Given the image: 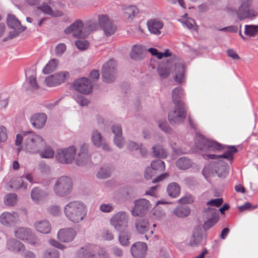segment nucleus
<instances>
[{
	"label": "nucleus",
	"mask_w": 258,
	"mask_h": 258,
	"mask_svg": "<svg viewBox=\"0 0 258 258\" xmlns=\"http://www.w3.org/2000/svg\"><path fill=\"white\" fill-rule=\"evenodd\" d=\"M196 144L198 149L203 151H215L224 149L220 144L203 138L198 140Z\"/></svg>",
	"instance_id": "1a4fd4ad"
},
{
	"label": "nucleus",
	"mask_w": 258,
	"mask_h": 258,
	"mask_svg": "<svg viewBox=\"0 0 258 258\" xmlns=\"http://www.w3.org/2000/svg\"><path fill=\"white\" fill-rule=\"evenodd\" d=\"M46 119L47 116L44 113H36L32 115L30 122L36 128H41L44 126Z\"/></svg>",
	"instance_id": "b1692460"
},
{
	"label": "nucleus",
	"mask_w": 258,
	"mask_h": 258,
	"mask_svg": "<svg viewBox=\"0 0 258 258\" xmlns=\"http://www.w3.org/2000/svg\"><path fill=\"white\" fill-rule=\"evenodd\" d=\"M98 21L99 26L102 28L107 37L110 36L115 33L116 27L107 15H99Z\"/></svg>",
	"instance_id": "f8f14e48"
},
{
	"label": "nucleus",
	"mask_w": 258,
	"mask_h": 258,
	"mask_svg": "<svg viewBox=\"0 0 258 258\" xmlns=\"http://www.w3.org/2000/svg\"><path fill=\"white\" fill-rule=\"evenodd\" d=\"M176 165L179 169L185 170L191 167V163L189 159L182 157L176 161Z\"/></svg>",
	"instance_id": "58836bf2"
},
{
	"label": "nucleus",
	"mask_w": 258,
	"mask_h": 258,
	"mask_svg": "<svg viewBox=\"0 0 258 258\" xmlns=\"http://www.w3.org/2000/svg\"><path fill=\"white\" fill-rule=\"evenodd\" d=\"M170 65L168 63L160 64L158 68V72L161 78H166L171 72Z\"/></svg>",
	"instance_id": "f704fd0d"
},
{
	"label": "nucleus",
	"mask_w": 258,
	"mask_h": 258,
	"mask_svg": "<svg viewBox=\"0 0 258 258\" xmlns=\"http://www.w3.org/2000/svg\"><path fill=\"white\" fill-rule=\"evenodd\" d=\"M54 76L52 75H50L46 78L45 80V82L46 85L48 87H54L57 86V84H55V80L54 79Z\"/></svg>",
	"instance_id": "bf43d9fd"
},
{
	"label": "nucleus",
	"mask_w": 258,
	"mask_h": 258,
	"mask_svg": "<svg viewBox=\"0 0 258 258\" xmlns=\"http://www.w3.org/2000/svg\"><path fill=\"white\" fill-rule=\"evenodd\" d=\"M196 144L198 149L203 151H215L224 149L220 144L203 138L198 140Z\"/></svg>",
	"instance_id": "9d476101"
},
{
	"label": "nucleus",
	"mask_w": 258,
	"mask_h": 258,
	"mask_svg": "<svg viewBox=\"0 0 258 258\" xmlns=\"http://www.w3.org/2000/svg\"><path fill=\"white\" fill-rule=\"evenodd\" d=\"M52 6L53 9L47 5H43L38 7V9H40L44 13L52 17H60L63 15V13L61 11L56 10L54 5H52Z\"/></svg>",
	"instance_id": "a878e982"
},
{
	"label": "nucleus",
	"mask_w": 258,
	"mask_h": 258,
	"mask_svg": "<svg viewBox=\"0 0 258 258\" xmlns=\"http://www.w3.org/2000/svg\"><path fill=\"white\" fill-rule=\"evenodd\" d=\"M88 147L87 145H83L76 160V163L78 166L86 164L90 160V156L88 154Z\"/></svg>",
	"instance_id": "aec40b11"
},
{
	"label": "nucleus",
	"mask_w": 258,
	"mask_h": 258,
	"mask_svg": "<svg viewBox=\"0 0 258 258\" xmlns=\"http://www.w3.org/2000/svg\"><path fill=\"white\" fill-rule=\"evenodd\" d=\"M31 234V230L25 227H18L14 231L15 236L22 240L28 239Z\"/></svg>",
	"instance_id": "bb28decb"
},
{
	"label": "nucleus",
	"mask_w": 258,
	"mask_h": 258,
	"mask_svg": "<svg viewBox=\"0 0 258 258\" xmlns=\"http://www.w3.org/2000/svg\"><path fill=\"white\" fill-rule=\"evenodd\" d=\"M110 171L106 169L101 168L98 172L97 176L99 178H106L110 176Z\"/></svg>",
	"instance_id": "052dcab7"
},
{
	"label": "nucleus",
	"mask_w": 258,
	"mask_h": 258,
	"mask_svg": "<svg viewBox=\"0 0 258 258\" xmlns=\"http://www.w3.org/2000/svg\"><path fill=\"white\" fill-rule=\"evenodd\" d=\"M131 235L126 229H122L119 235V241L120 244L123 246L128 245L130 243V239Z\"/></svg>",
	"instance_id": "c9c22d12"
},
{
	"label": "nucleus",
	"mask_w": 258,
	"mask_h": 258,
	"mask_svg": "<svg viewBox=\"0 0 258 258\" xmlns=\"http://www.w3.org/2000/svg\"><path fill=\"white\" fill-rule=\"evenodd\" d=\"M46 144L44 139L39 135L30 134L25 139L24 147L31 153H38Z\"/></svg>",
	"instance_id": "20e7f679"
},
{
	"label": "nucleus",
	"mask_w": 258,
	"mask_h": 258,
	"mask_svg": "<svg viewBox=\"0 0 258 258\" xmlns=\"http://www.w3.org/2000/svg\"><path fill=\"white\" fill-rule=\"evenodd\" d=\"M144 51L145 48L143 46L134 45L130 53L131 57L136 60L141 59L143 57Z\"/></svg>",
	"instance_id": "7c9ffc66"
},
{
	"label": "nucleus",
	"mask_w": 258,
	"mask_h": 258,
	"mask_svg": "<svg viewBox=\"0 0 258 258\" xmlns=\"http://www.w3.org/2000/svg\"><path fill=\"white\" fill-rule=\"evenodd\" d=\"M223 199L221 198L215 199L211 200L207 203V205L208 207H219L223 203Z\"/></svg>",
	"instance_id": "6e6d98bb"
},
{
	"label": "nucleus",
	"mask_w": 258,
	"mask_h": 258,
	"mask_svg": "<svg viewBox=\"0 0 258 258\" xmlns=\"http://www.w3.org/2000/svg\"><path fill=\"white\" fill-rule=\"evenodd\" d=\"M175 76L174 79L178 84L185 82V67L183 62L179 59L174 62Z\"/></svg>",
	"instance_id": "dca6fc26"
},
{
	"label": "nucleus",
	"mask_w": 258,
	"mask_h": 258,
	"mask_svg": "<svg viewBox=\"0 0 258 258\" xmlns=\"http://www.w3.org/2000/svg\"><path fill=\"white\" fill-rule=\"evenodd\" d=\"M218 221V218L213 217L210 218L209 220H207L205 222L204 224V228L205 230H208L213 226Z\"/></svg>",
	"instance_id": "4d7b16f0"
},
{
	"label": "nucleus",
	"mask_w": 258,
	"mask_h": 258,
	"mask_svg": "<svg viewBox=\"0 0 258 258\" xmlns=\"http://www.w3.org/2000/svg\"><path fill=\"white\" fill-rule=\"evenodd\" d=\"M146 24L150 33L157 36L161 34V30L164 27L162 20L157 18L151 19L147 21Z\"/></svg>",
	"instance_id": "2eb2a0df"
},
{
	"label": "nucleus",
	"mask_w": 258,
	"mask_h": 258,
	"mask_svg": "<svg viewBox=\"0 0 258 258\" xmlns=\"http://www.w3.org/2000/svg\"><path fill=\"white\" fill-rule=\"evenodd\" d=\"M167 191L170 197L175 198L179 196L180 192V188L177 183L172 182L168 185Z\"/></svg>",
	"instance_id": "473e14b6"
},
{
	"label": "nucleus",
	"mask_w": 258,
	"mask_h": 258,
	"mask_svg": "<svg viewBox=\"0 0 258 258\" xmlns=\"http://www.w3.org/2000/svg\"><path fill=\"white\" fill-rule=\"evenodd\" d=\"M154 155L159 158H165L167 156V152L160 145L153 146L152 148Z\"/></svg>",
	"instance_id": "a19ab883"
},
{
	"label": "nucleus",
	"mask_w": 258,
	"mask_h": 258,
	"mask_svg": "<svg viewBox=\"0 0 258 258\" xmlns=\"http://www.w3.org/2000/svg\"><path fill=\"white\" fill-rule=\"evenodd\" d=\"M258 33V26L253 25H245L244 34L250 37H253Z\"/></svg>",
	"instance_id": "37998d69"
},
{
	"label": "nucleus",
	"mask_w": 258,
	"mask_h": 258,
	"mask_svg": "<svg viewBox=\"0 0 258 258\" xmlns=\"http://www.w3.org/2000/svg\"><path fill=\"white\" fill-rule=\"evenodd\" d=\"M43 150H40L39 153L40 156L43 158H52L54 155V151L52 148L48 146H45L43 147Z\"/></svg>",
	"instance_id": "4c0bfd02"
},
{
	"label": "nucleus",
	"mask_w": 258,
	"mask_h": 258,
	"mask_svg": "<svg viewBox=\"0 0 258 258\" xmlns=\"http://www.w3.org/2000/svg\"><path fill=\"white\" fill-rule=\"evenodd\" d=\"M76 148L70 146L67 149L59 150L56 155L57 160L61 163L70 164L74 160Z\"/></svg>",
	"instance_id": "9b49d317"
},
{
	"label": "nucleus",
	"mask_w": 258,
	"mask_h": 258,
	"mask_svg": "<svg viewBox=\"0 0 258 258\" xmlns=\"http://www.w3.org/2000/svg\"><path fill=\"white\" fill-rule=\"evenodd\" d=\"M227 165L224 163L220 167L218 168L217 170H216V173L218 176L224 177L227 174Z\"/></svg>",
	"instance_id": "5fc2aeb1"
},
{
	"label": "nucleus",
	"mask_w": 258,
	"mask_h": 258,
	"mask_svg": "<svg viewBox=\"0 0 258 258\" xmlns=\"http://www.w3.org/2000/svg\"><path fill=\"white\" fill-rule=\"evenodd\" d=\"M226 52L228 56L233 59L238 60L240 59V57L237 52L232 49H228Z\"/></svg>",
	"instance_id": "774afa93"
},
{
	"label": "nucleus",
	"mask_w": 258,
	"mask_h": 258,
	"mask_svg": "<svg viewBox=\"0 0 258 258\" xmlns=\"http://www.w3.org/2000/svg\"><path fill=\"white\" fill-rule=\"evenodd\" d=\"M156 172L154 171L152 168L147 167L144 173L145 178L147 180H149L152 178V177L155 175Z\"/></svg>",
	"instance_id": "e2e57ef3"
},
{
	"label": "nucleus",
	"mask_w": 258,
	"mask_h": 258,
	"mask_svg": "<svg viewBox=\"0 0 258 258\" xmlns=\"http://www.w3.org/2000/svg\"><path fill=\"white\" fill-rule=\"evenodd\" d=\"M94 246L91 245L82 247L79 253V258H92L95 255L92 252Z\"/></svg>",
	"instance_id": "72a5a7b5"
},
{
	"label": "nucleus",
	"mask_w": 258,
	"mask_h": 258,
	"mask_svg": "<svg viewBox=\"0 0 258 258\" xmlns=\"http://www.w3.org/2000/svg\"><path fill=\"white\" fill-rule=\"evenodd\" d=\"M59 255L57 250L55 248L48 249L44 253V258H59Z\"/></svg>",
	"instance_id": "8fccbe9b"
},
{
	"label": "nucleus",
	"mask_w": 258,
	"mask_h": 258,
	"mask_svg": "<svg viewBox=\"0 0 258 258\" xmlns=\"http://www.w3.org/2000/svg\"><path fill=\"white\" fill-rule=\"evenodd\" d=\"M147 250V245L143 242H137L131 247L132 255L135 258H144L145 257Z\"/></svg>",
	"instance_id": "f3484780"
},
{
	"label": "nucleus",
	"mask_w": 258,
	"mask_h": 258,
	"mask_svg": "<svg viewBox=\"0 0 258 258\" xmlns=\"http://www.w3.org/2000/svg\"><path fill=\"white\" fill-rule=\"evenodd\" d=\"M8 139L7 130L5 126L0 125V142H5Z\"/></svg>",
	"instance_id": "13d9d810"
},
{
	"label": "nucleus",
	"mask_w": 258,
	"mask_h": 258,
	"mask_svg": "<svg viewBox=\"0 0 258 258\" xmlns=\"http://www.w3.org/2000/svg\"><path fill=\"white\" fill-rule=\"evenodd\" d=\"M87 212L86 205L80 201L71 202L64 208V213L67 218L75 223L82 221L86 217Z\"/></svg>",
	"instance_id": "f03ea898"
},
{
	"label": "nucleus",
	"mask_w": 258,
	"mask_h": 258,
	"mask_svg": "<svg viewBox=\"0 0 258 258\" xmlns=\"http://www.w3.org/2000/svg\"><path fill=\"white\" fill-rule=\"evenodd\" d=\"M116 62L113 59L107 61L102 67V73L103 81L106 83L114 81L116 76Z\"/></svg>",
	"instance_id": "6e6552de"
},
{
	"label": "nucleus",
	"mask_w": 258,
	"mask_h": 258,
	"mask_svg": "<svg viewBox=\"0 0 258 258\" xmlns=\"http://www.w3.org/2000/svg\"><path fill=\"white\" fill-rule=\"evenodd\" d=\"M75 45L76 47L81 50H86L89 47V42L85 40H77L75 42Z\"/></svg>",
	"instance_id": "864d4df0"
},
{
	"label": "nucleus",
	"mask_w": 258,
	"mask_h": 258,
	"mask_svg": "<svg viewBox=\"0 0 258 258\" xmlns=\"http://www.w3.org/2000/svg\"><path fill=\"white\" fill-rule=\"evenodd\" d=\"M76 235V232L73 228L60 229L57 233L58 239L63 242L72 241Z\"/></svg>",
	"instance_id": "a211bd4d"
},
{
	"label": "nucleus",
	"mask_w": 258,
	"mask_h": 258,
	"mask_svg": "<svg viewBox=\"0 0 258 258\" xmlns=\"http://www.w3.org/2000/svg\"><path fill=\"white\" fill-rule=\"evenodd\" d=\"M18 218L14 214L5 212L0 216V222L4 226H11L16 224Z\"/></svg>",
	"instance_id": "6ab92c4d"
},
{
	"label": "nucleus",
	"mask_w": 258,
	"mask_h": 258,
	"mask_svg": "<svg viewBox=\"0 0 258 258\" xmlns=\"http://www.w3.org/2000/svg\"><path fill=\"white\" fill-rule=\"evenodd\" d=\"M112 131L115 135L114 143L116 146L121 148L123 146L122 135V128L120 125H114L112 126Z\"/></svg>",
	"instance_id": "cd10ccee"
},
{
	"label": "nucleus",
	"mask_w": 258,
	"mask_h": 258,
	"mask_svg": "<svg viewBox=\"0 0 258 258\" xmlns=\"http://www.w3.org/2000/svg\"><path fill=\"white\" fill-rule=\"evenodd\" d=\"M47 195L46 191L41 190L38 188H34L31 194V199L34 202L43 200Z\"/></svg>",
	"instance_id": "c756f323"
},
{
	"label": "nucleus",
	"mask_w": 258,
	"mask_h": 258,
	"mask_svg": "<svg viewBox=\"0 0 258 258\" xmlns=\"http://www.w3.org/2000/svg\"><path fill=\"white\" fill-rule=\"evenodd\" d=\"M28 80H29L30 85H31V87L33 89L36 90V89H38L39 86L37 84L36 77L32 76H30V77H29Z\"/></svg>",
	"instance_id": "338daca9"
},
{
	"label": "nucleus",
	"mask_w": 258,
	"mask_h": 258,
	"mask_svg": "<svg viewBox=\"0 0 258 258\" xmlns=\"http://www.w3.org/2000/svg\"><path fill=\"white\" fill-rule=\"evenodd\" d=\"M53 76L55 80V84L57 85L64 82L70 77V74L67 72H62L53 74Z\"/></svg>",
	"instance_id": "ea45409f"
},
{
	"label": "nucleus",
	"mask_w": 258,
	"mask_h": 258,
	"mask_svg": "<svg viewBox=\"0 0 258 258\" xmlns=\"http://www.w3.org/2000/svg\"><path fill=\"white\" fill-rule=\"evenodd\" d=\"M237 151L238 150L235 146H228L227 149L222 155H217L215 154H209L206 156L211 159H218L223 158L231 160L233 159V154L237 152Z\"/></svg>",
	"instance_id": "4be33fe9"
},
{
	"label": "nucleus",
	"mask_w": 258,
	"mask_h": 258,
	"mask_svg": "<svg viewBox=\"0 0 258 258\" xmlns=\"http://www.w3.org/2000/svg\"><path fill=\"white\" fill-rule=\"evenodd\" d=\"M174 214L179 217H184L190 214V210L187 207L179 206L174 210Z\"/></svg>",
	"instance_id": "79ce46f5"
},
{
	"label": "nucleus",
	"mask_w": 258,
	"mask_h": 258,
	"mask_svg": "<svg viewBox=\"0 0 258 258\" xmlns=\"http://www.w3.org/2000/svg\"><path fill=\"white\" fill-rule=\"evenodd\" d=\"M7 24L9 27L16 30L17 33H20L25 30V28L21 25L19 20L12 14H10L8 16Z\"/></svg>",
	"instance_id": "393cba45"
},
{
	"label": "nucleus",
	"mask_w": 258,
	"mask_h": 258,
	"mask_svg": "<svg viewBox=\"0 0 258 258\" xmlns=\"http://www.w3.org/2000/svg\"><path fill=\"white\" fill-rule=\"evenodd\" d=\"M135 227L138 233L143 234L149 230L150 224L147 219L140 217L136 219L135 222Z\"/></svg>",
	"instance_id": "5701e85b"
},
{
	"label": "nucleus",
	"mask_w": 258,
	"mask_h": 258,
	"mask_svg": "<svg viewBox=\"0 0 258 258\" xmlns=\"http://www.w3.org/2000/svg\"><path fill=\"white\" fill-rule=\"evenodd\" d=\"M184 96L183 90L181 87L174 89L172 97L174 103V109L168 114V119L171 124L182 123L186 116V108L184 103L181 100Z\"/></svg>",
	"instance_id": "f257e3e1"
},
{
	"label": "nucleus",
	"mask_w": 258,
	"mask_h": 258,
	"mask_svg": "<svg viewBox=\"0 0 258 258\" xmlns=\"http://www.w3.org/2000/svg\"><path fill=\"white\" fill-rule=\"evenodd\" d=\"M100 210L103 212H110L113 210V207L110 204H103L100 206Z\"/></svg>",
	"instance_id": "0e129e2a"
},
{
	"label": "nucleus",
	"mask_w": 258,
	"mask_h": 258,
	"mask_svg": "<svg viewBox=\"0 0 258 258\" xmlns=\"http://www.w3.org/2000/svg\"><path fill=\"white\" fill-rule=\"evenodd\" d=\"M84 31L88 33V35L90 32L96 31L98 28V24L97 23L92 21H88L84 27Z\"/></svg>",
	"instance_id": "09e8293b"
},
{
	"label": "nucleus",
	"mask_w": 258,
	"mask_h": 258,
	"mask_svg": "<svg viewBox=\"0 0 258 258\" xmlns=\"http://www.w3.org/2000/svg\"><path fill=\"white\" fill-rule=\"evenodd\" d=\"M204 214L209 218L213 217L218 218V212L217 210L214 208L208 207L204 211Z\"/></svg>",
	"instance_id": "49530a36"
},
{
	"label": "nucleus",
	"mask_w": 258,
	"mask_h": 258,
	"mask_svg": "<svg viewBox=\"0 0 258 258\" xmlns=\"http://www.w3.org/2000/svg\"><path fill=\"white\" fill-rule=\"evenodd\" d=\"M17 202V196L15 194H9L5 197V203L8 206H13Z\"/></svg>",
	"instance_id": "a18cd8bd"
},
{
	"label": "nucleus",
	"mask_w": 258,
	"mask_h": 258,
	"mask_svg": "<svg viewBox=\"0 0 258 258\" xmlns=\"http://www.w3.org/2000/svg\"><path fill=\"white\" fill-rule=\"evenodd\" d=\"M92 140L94 145L100 147L101 145L102 137L97 131H94L92 133Z\"/></svg>",
	"instance_id": "de8ad7c7"
},
{
	"label": "nucleus",
	"mask_w": 258,
	"mask_h": 258,
	"mask_svg": "<svg viewBox=\"0 0 258 258\" xmlns=\"http://www.w3.org/2000/svg\"><path fill=\"white\" fill-rule=\"evenodd\" d=\"M102 237L106 240H111L113 239V235L112 232L108 230L104 229L102 232Z\"/></svg>",
	"instance_id": "680f3d73"
},
{
	"label": "nucleus",
	"mask_w": 258,
	"mask_h": 258,
	"mask_svg": "<svg viewBox=\"0 0 258 258\" xmlns=\"http://www.w3.org/2000/svg\"><path fill=\"white\" fill-rule=\"evenodd\" d=\"M64 32L66 34H72L75 38H85L88 37V33L84 31L83 22L79 19L76 20L70 26L67 27Z\"/></svg>",
	"instance_id": "423d86ee"
},
{
	"label": "nucleus",
	"mask_w": 258,
	"mask_h": 258,
	"mask_svg": "<svg viewBox=\"0 0 258 258\" xmlns=\"http://www.w3.org/2000/svg\"><path fill=\"white\" fill-rule=\"evenodd\" d=\"M252 6V0H240V5L236 11L237 19L242 21L245 19H253L257 17L258 12Z\"/></svg>",
	"instance_id": "7ed1b4c3"
},
{
	"label": "nucleus",
	"mask_w": 258,
	"mask_h": 258,
	"mask_svg": "<svg viewBox=\"0 0 258 258\" xmlns=\"http://www.w3.org/2000/svg\"><path fill=\"white\" fill-rule=\"evenodd\" d=\"M151 168L155 172L163 171L165 169L164 162L160 159L156 160L151 163Z\"/></svg>",
	"instance_id": "c03bdc74"
},
{
	"label": "nucleus",
	"mask_w": 258,
	"mask_h": 258,
	"mask_svg": "<svg viewBox=\"0 0 258 258\" xmlns=\"http://www.w3.org/2000/svg\"><path fill=\"white\" fill-rule=\"evenodd\" d=\"M124 16L128 19H133L139 13V10L135 6H130L123 9Z\"/></svg>",
	"instance_id": "2f4dec72"
},
{
	"label": "nucleus",
	"mask_w": 258,
	"mask_h": 258,
	"mask_svg": "<svg viewBox=\"0 0 258 258\" xmlns=\"http://www.w3.org/2000/svg\"><path fill=\"white\" fill-rule=\"evenodd\" d=\"M6 248L10 251L18 253L25 249L24 245L15 238H10L7 240Z\"/></svg>",
	"instance_id": "412c9836"
},
{
	"label": "nucleus",
	"mask_w": 258,
	"mask_h": 258,
	"mask_svg": "<svg viewBox=\"0 0 258 258\" xmlns=\"http://www.w3.org/2000/svg\"><path fill=\"white\" fill-rule=\"evenodd\" d=\"M35 229L40 233L47 234L51 230V226L47 220H42L35 222L34 224Z\"/></svg>",
	"instance_id": "c85d7f7f"
},
{
	"label": "nucleus",
	"mask_w": 258,
	"mask_h": 258,
	"mask_svg": "<svg viewBox=\"0 0 258 258\" xmlns=\"http://www.w3.org/2000/svg\"><path fill=\"white\" fill-rule=\"evenodd\" d=\"M134 204L135 206L131 211L132 214L134 216L144 214L151 208L149 201L145 199L135 201Z\"/></svg>",
	"instance_id": "4468645a"
},
{
	"label": "nucleus",
	"mask_w": 258,
	"mask_h": 258,
	"mask_svg": "<svg viewBox=\"0 0 258 258\" xmlns=\"http://www.w3.org/2000/svg\"><path fill=\"white\" fill-rule=\"evenodd\" d=\"M128 222V217L126 213L123 211L117 212L110 220V224L118 231L127 229Z\"/></svg>",
	"instance_id": "0eeeda50"
},
{
	"label": "nucleus",
	"mask_w": 258,
	"mask_h": 258,
	"mask_svg": "<svg viewBox=\"0 0 258 258\" xmlns=\"http://www.w3.org/2000/svg\"><path fill=\"white\" fill-rule=\"evenodd\" d=\"M72 186V179L68 176H62L56 180L53 190L56 195L64 197L71 192Z\"/></svg>",
	"instance_id": "39448f33"
},
{
	"label": "nucleus",
	"mask_w": 258,
	"mask_h": 258,
	"mask_svg": "<svg viewBox=\"0 0 258 258\" xmlns=\"http://www.w3.org/2000/svg\"><path fill=\"white\" fill-rule=\"evenodd\" d=\"M11 186L12 188L15 189H25L26 188V186L24 185V182L22 178H18L13 180Z\"/></svg>",
	"instance_id": "3c124183"
},
{
	"label": "nucleus",
	"mask_w": 258,
	"mask_h": 258,
	"mask_svg": "<svg viewBox=\"0 0 258 258\" xmlns=\"http://www.w3.org/2000/svg\"><path fill=\"white\" fill-rule=\"evenodd\" d=\"M58 63V60L57 59H51L43 69V73L45 74H49L54 71L57 68Z\"/></svg>",
	"instance_id": "e433bc0d"
},
{
	"label": "nucleus",
	"mask_w": 258,
	"mask_h": 258,
	"mask_svg": "<svg viewBox=\"0 0 258 258\" xmlns=\"http://www.w3.org/2000/svg\"><path fill=\"white\" fill-rule=\"evenodd\" d=\"M67 46L63 43H60L58 44L55 47V55L58 56H60L66 50Z\"/></svg>",
	"instance_id": "603ef678"
},
{
	"label": "nucleus",
	"mask_w": 258,
	"mask_h": 258,
	"mask_svg": "<svg viewBox=\"0 0 258 258\" xmlns=\"http://www.w3.org/2000/svg\"><path fill=\"white\" fill-rule=\"evenodd\" d=\"M76 100L82 106L87 105L89 102V100L83 96H77L76 98Z\"/></svg>",
	"instance_id": "69168bd1"
},
{
	"label": "nucleus",
	"mask_w": 258,
	"mask_h": 258,
	"mask_svg": "<svg viewBox=\"0 0 258 258\" xmlns=\"http://www.w3.org/2000/svg\"><path fill=\"white\" fill-rule=\"evenodd\" d=\"M74 87L76 91L82 94H89L93 89L92 82L86 78H81L74 81Z\"/></svg>",
	"instance_id": "ddd939ff"
}]
</instances>
